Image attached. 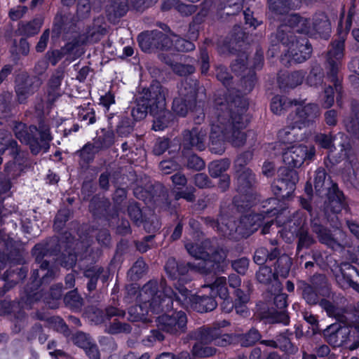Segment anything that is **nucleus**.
Returning <instances> with one entry per match:
<instances>
[{
	"mask_svg": "<svg viewBox=\"0 0 359 359\" xmlns=\"http://www.w3.org/2000/svg\"><path fill=\"white\" fill-rule=\"evenodd\" d=\"M269 9L276 15H283V24L278 28L276 38L280 44H273L269 50V54L274 55L273 49L278 46V49L283 48L286 51L285 56H289L296 62H302L307 60L311 53V46L306 39H296L293 31L311 34L310 20L301 18L297 14L289 13V11L298 8L301 0H268Z\"/></svg>",
	"mask_w": 359,
	"mask_h": 359,
	"instance_id": "f257e3e1",
	"label": "nucleus"
},
{
	"mask_svg": "<svg viewBox=\"0 0 359 359\" xmlns=\"http://www.w3.org/2000/svg\"><path fill=\"white\" fill-rule=\"evenodd\" d=\"M168 147V140H161L156 142L155 146L154 147V153L156 155L162 154Z\"/></svg>",
	"mask_w": 359,
	"mask_h": 359,
	"instance_id": "69168bd1",
	"label": "nucleus"
},
{
	"mask_svg": "<svg viewBox=\"0 0 359 359\" xmlns=\"http://www.w3.org/2000/svg\"><path fill=\"white\" fill-rule=\"evenodd\" d=\"M336 196L330 198V204L327 209H330L334 213H338L340 212L344 206V201L342 200V195L339 191L335 193Z\"/></svg>",
	"mask_w": 359,
	"mask_h": 359,
	"instance_id": "72a5a7b5",
	"label": "nucleus"
},
{
	"mask_svg": "<svg viewBox=\"0 0 359 359\" xmlns=\"http://www.w3.org/2000/svg\"><path fill=\"white\" fill-rule=\"evenodd\" d=\"M216 352L215 348L205 346L204 344H196L192 349V353L196 357H210Z\"/></svg>",
	"mask_w": 359,
	"mask_h": 359,
	"instance_id": "7c9ffc66",
	"label": "nucleus"
},
{
	"mask_svg": "<svg viewBox=\"0 0 359 359\" xmlns=\"http://www.w3.org/2000/svg\"><path fill=\"white\" fill-rule=\"evenodd\" d=\"M42 25L41 19H35L32 22L22 26V32L28 36L34 35L39 31Z\"/></svg>",
	"mask_w": 359,
	"mask_h": 359,
	"instance_id": "f704fd0d",
	"label": "nucleus"
},
{
	"mask_svg": "<svg viewBox=\"0 0 359 359\" xmlns=\"http://www.w3.org/2000/svg\"><path fill=\"white\" fill-rule=\"evenodd\" d=\"M188 167L196 170H201L205 167L204 161L196 155H191L189 158Z\"/></svg>",
	"mask_w": 359,
	"mask_h": 359,
	"instance_id": "864d4df0",
	"label": "nucleus"
},
{
	"mask_svg": "<svg viewBox=\"0 0 359 359\" xmlns=\"http://www.w3.org/2000/svg\"><path fill=\"white\" fill-rule=\"evenodd\" d=\"M264 217L262 214L245 215L238 225L231 219L224 224V219L221 218L218 222H213L212 226L217 227V231L222 232L224 235L231 236L233 232H236L243 237H248L257 229Z\"/></svg>",
	"mask_w": 359,
	"mask_h": 359,
	"instance_id": "423d86ee",
	"label": "nucleus"
},
{
	"mask_svg": "<svg viewBox=\"0 0 359 359\" xmlns=\"http://www.w3.org/2000/svg\"><path fill=\"white\" fill-rule=\"evenodd\" d=\"M248 265L249 260L244 257L235 260L232 263V267L233 269L241 274H244L246 272Z\"/></svg>",
	"mask_w": 359,
	"mask_h": 359,
	"instance_id": "de8ad7c7",
	"label": "nucleus"
},
{
	"mask_svg": "<svg viewBox=\"0 0 359 359\" xmlns=\"http://www.w3.org/2000/svg\"><path fill=\"white\" fill-rule=\"evenodd\" d=\"M299 236V243L297 249L300 250L303 248L309 247L313 242V239L309 236L307 231L304 229L301 228L298 233Z\"/></svg>",
	"mask_w": 359,
	"mask_h": 359,
	"instance_id": "c9c22d12",
	"label": "nucleus"
},
{
	"mask_svg": "<svg viewBox=\"0 0 359 359\" xmlns=\"http://www.w3.org/2000/svg\"><path fill=\"white\" fill-rule=\"evenodd\" d=\"M314 231L318 235L319 239L323 243L326 244L327 245L331 247L332 248H335V247H337L339 245L338 241L339 240V238H334L332 236L329 230L324 229L320 226H318L314 227Z\"/></svg>",
	"mask_w": 359,
	"mask_h": 359,
	"instance_id": "bb28decb",
	"label": "nucleus"
},
{
	"mask_svg": "<svg viewBox=\"0 0 359 359\" xmlns=\"http://www.w3.org/2000/svg\"><path fill=\"white\" fill-rule=\"evenodd\" d=\"M146 264L142 259H138L133 264L128 272V275L133 279L139 278L146 271Z\"/></svg>",
	"mask_w": 359,
	"mask_h": 359,
	"instance_id": "473e14b6",
	"label": "nucleus"
},
{
	"mask_svg": "<svg viewBox=\"0 0 359 359\" xmlns=\"http://www.w3.org/2000/svg\"><path fill=\"white\" fill-rule=\"evenodd\" d=\"M261 336L257 330L252 329L246 334L240 336L242 346H248L254 344L260 339Z\"/></svg>",
	"mask_w": 359,
	"mask_h": 359,
	"instance_id": "2f4dec72",
	"label": "nucleus"
},
{
	"mask_svg": "<svg viewBox=\"0 0 359 359\" xmlns=\"http://www.w3.org/2000/svg\"><path fill=\"white\" fill-rule=\"evenodd\" d=\"M344 140L346 137L344 134L339 133L337 136L333 137L331 135L318 134L316 136V142L321 147L331 151L333 147V142L336 139Z\"/></svg>",
	"mask_w": 359,
	"mask_h": 359,
	"instance_id": "cd10ccee",
	"label": "nucleus"
},
{
	"mask_svg": "<svg viewBox=\"0 0 359 359\" xmlns=\"http://www.w3.org/2000/svg\"><path fill=\"white\" fill-rule=\"evenodd\" d=\"M315 153V147L312 145L294 144L285 150L283 160L289 168H299L304 161H311Z\"/></svg>",
	"mask_w": 359,
	"mask_h": 359,
	"instance_id": "9d476101",
	"label": "nucleus"
},
{
	"mask_svg": "<svg viewBox=\"0 0 359 359\" xmlns=\"http://www.w3.org/2000/svg\"><path fill=\"white\" fill-rule=\"evenodd\" d=\"M165 94L166 90L164 93H160L156 97V107L150 105V114L154 118L153 129L156 131L164 130L168 126L171 116L170 112L165 110Z\"/></svg>",
	"mask_w": 359,
	"mask_h": 359,
	"instance_id": "ddd939ff",
	"label": "nucleus"
},
{
	"mask_svg": "<svg viewBox=\"0 0 359 359\" xmlns=\"http://www.w3.org/2000/svg\"><path fill=\"white\" fill-rule=\"evenodd\" d=\"M334 101V91L331 86L325 87L322 97V104L324 107H330Z\"/></svg>",
	"mask_w": 359,
	"mask_h": 359,
	"instance_id": "79ce46f5",
	"label": "nucleus"
},
{
	"mask_svg": "<svg viewBox=\"0 0 359 359\" xmlns=\"http://www.w3.org/2000/svg\"><path fill=\"white\" fill-rule=\"evenodd\" d=\"M344 267H345V269H347L349 271V272L348 273H344V269L343 268H341V271L342 276L346 279V282L349 286H351V287H353L359 292V284L353 281L350 278V276H352L353 273L358 274V271L354 267L349 264H344Z\"/></svg>",
	"mask_w": 359,
	"mask_h": 359,
	"instance_id": "e433bc0d",
	"label": "nucleus"
},
{
	"mask_svg": "<svg viewBox=\"0 0 359 359\" xmlns=\"http://www.w3.org/2000/svg\"><path fill=\"white\" fill-rule=\"evenodd\" d=\"M90 10L89 0H78L77 15L81 18L88 16Z\"/></svg>",
	"mask_w": 359,
	"mask_h": 359,
	"instance_id": "a18cd8bd",
	"label": "nucleus"
},
{
	"mask_svg": "<svg viewBox=\"0 0 359 359\" xmlns=\"http://www.w3.org/2000/svg\"><path fill=\"white\" fill-rule=\"evenodd\" d=\"M219 334V330L215 327H200L189 334L191 339L196 340L197 344H208L215 341V337Z\"/></svg>",
	"mask_w": 359,
	"mask_h": 359,
	"instance_id": "6ab92c4d",
	"label": "nucleus"
},
{
	"mask_svg": "<svg viewBox=\"0 0 359 359\" xmlns=\"http://www.w3.org/2000/svg\"><path fill=\"white\" fill-rule=\"evenodd\" d=\"M247 123L248 117L243 113L231 115L228 110L219 113L211 124L210 139L212 152L222 154L225 139L235 147L242 146L246 140L247 134L241 130Z\"/></svg>",
	"mask_w": 359,
	"mask_h": 359,
	"instance_id": "20e7f679",
	"label": "nucleus"
},
{
	"mask_svg": "<svg viewBox=\"0 0 359 359\" xmlns=\"http://www.w3.org/2000/svg\"><path fill=\"white\" fill-rule=\"evenodd\" d=\"M160 168L164 174H169L172 171L177 170L179 165L172 160L163 161L160 163Z\"/></svg>",
	"mask_w": 359,
	"mask_h": 359,
	"instance_id": "5fc2aeb1",
	"label": "nucleus"
},
{
	"mask_svg": "<svg viewBox=\"0 0 359 359\" xmlns=\"http://www.w3.org/2000/svg\"><path fill=\"white\" fill-rule=\"evenodd\" d=\"M196 89L187 81L182 83L179 89V97H175L172 103V110L178 116H184L188 112V104L195 101Z\"/></svg>",
	"mask_w": 359,
	"mask_h": 359,
	"instance_id": "4468645a",
	"label": "nucleus"
},
{
	"mask_svg": "<svg viewBox=\"0 0 359 359\" xmlns=\"http://www.w3.org/2000/svg\"><path fill=\"white\" fill-rule=\"evenodd\" d=\"M15 82V91L20 102H23L39 85V81L36 78H31L26 74L18 75Z\"/></svg>",
	"mask_w": 359,
	"mask_h": 359,
	"instance_id": "f3484780",
	"label": "nucleus"
},
{
	"mask_svg": "<svg viewBox=\"0 0 359 359\" xmlns=\"http://www.w3.org/2000/svg\"><path fill=\"white\" fill-rule=\"evenodd\" d=\"M298 175L297 171L290 170L286 171L285 176L277 181L278 184L273 185V189L277 188L278 190L285 189L287 190V194L294 189L295 184L298 182Z\"/></svg>",
	"mask_w": 359,
	"mask_h": 359,
	"instance_id": "b1692460",
	"label": "nucleus"
},
{
	"mask_svg": "<svg viewBox=\"0 0 359 359\" xmlns=\"http://www.w3.org/2000/svg\"><path fill=\"white\" fill-rule=\"evenodd\" d=\"M303 297L306 302L309 304H315L318 302L317 294L310 286H307L304 288Z\"/></svg>",
	"mask_w": 359,
	"mask_h": 359,
	"instance_id": "8fccbe9b",
	"label": "nucleus"
},
{
	"mask_svg": "<svg viewBox=\"0 0 359 359\" xmlns=\"http://www.w3.org/2000/svg\"><path fill=\"white\" fill-rule=\"evenodd\" d=\"M281 291V285H280V290L278 287H275L273 291H271L272 294L275 296L274 303L276 306L279 309H283L287 306V295L283 293H280Z\"/></svg>",
	"mask_w": 359,
	"mask_h": 359,
	"instance_id": "58836bf2",
	"label": "nucleus"
},
{
	"mask_svg": "<svg viewBox=\"0 0 359 359\" xmlns=\"http://www.w3.org/2000/svg\"><path fill=\"white\" fill-rule=\"evenodd\" d=\"M353 325L352 323H333L324 330V336L331 345L340 346L348 339L349 327Z\"/></svg>",
	"mask_w": 359,
	"mask_h": 359,
	"instance_id": "2eb2a0df",
	"label": "nucleus"
},
{
	"mask_svg": "<svg viewBox=\"0 0 359 359\" xmlns=\"http://www.w3.org/2000/svg\"><path fill=\"white\" fill-rule=\"evenodd\" d=\"M102 271V269L97 267L86 271V276L90 278L89 283H88V287L89 290H93L95 288L97 277L99 274Z\"/></svg>",
	"mask_w": 359,
	"mask_h": 359,
	"instance_id": "4c0bfd02",
	"label": "nucleus"
},
{
	"mask_svg": "<svg viewBox=\"0 0 359 359\" xmlns=\"http://www.w3.org/2000/svg\"><path fill=\"white\" fill-rule=\"evenodd\" d=\"M65 48L62 49L60 50H53L51 52H48L47 56L49 62L53 65H55L56 63L62 59V57L65 54Z\"/></svg>",
	"mask_w": 359,
	"mask_h": 359,
	"instance_id": "13d9d810",
	"label": "nucleus"
},
{
	"mask_svg": "<svg viewBox=\"0 0 359 359\" xmlns=\"http://www.w3.org/2000/svg\"><path fill=\"white\" fill-rule=\"evenodd\" d=\"M172 290L166 287L164 282L160 285L156 280L148 282L139 292L138 304L129 309V320L149 321L151 314L170 310L172 308Z\"/></svg>",
	"mask_w": 359,
	"mask_h": 359,
	"instance_id": "f03ea898",
	"label": "nucleus"
},
{
	"mask_svg": "<svg viewBox=\"0 0 359 359\" xmlns=\"http://www.w3.org/2000/svg\"><path fill=\"white\" fill-rule=\"evenodd\" d=\"M165 90V89L158 83L152 84L149 89L143 90L137 99L136 105L131 111L133 118L136 121L144 118L148 112H150V105L156 107V97H158L160 93H164Z\"/></svg>",
	"mask_w": 359,
	"mask_h": 359,
	"instance_id": "1a4fd4ad",
	"label": "nucleus"
},
{
	"mask_svg": "<svg viewBox=\"0 0 359 359\" xmlns=\"http://www.w3.org/2000/svg\"><path fill=\"white\" fill-rule=\"evenodd\" d=\"M129 8L128 0H111L107 7V13L109 20H114L124 15Z\"/></svg>",
	"mask_w": 359,
	"mask_h": 359,
	"instance_id": "5701e85b",
	"label": "nucleus"
},
{
	"mask_svg": "<svg viewBox=\"0 0 359 359\" xmlns=\"http://www.w3.org/2000/svg\"><path fill=\"white\" fill-rule=\"evenodd\" d=\"M130 331V325L125 323H121L119 322L114 323L110 327V332L111 333L128 332Z\"/></svg>",
	"mask_w": 359,
	"mask_h": 359,
	"instance_id": "680f3d73",
	"label": "nucleus"
},
{
	"mask_svg": "<svg viewBox=\"0 0 359 359\" xmlns=\"http://www.w3.org/2000/svg\"><path fill=\"white\" fill-rule=\"evenodd\" d=\"M202 288L203 290H208L214 297L218 296L219 298H226L229 296L226 279L223 276L217 277L212 284L205 285Z\"/></svg>",
	"mask_w": 359,
	"mask_h": 359,
	"instance_id": "aec40b11",
	"label": "nucleus"
},
{
	"mask_svg": "<svg viewBox=\"0 0 359 359\" xmlns=\"http://www.w3.org/2000/svg\"><path fill=\"white\" fill-rule=\"evenodd\" d=\"M62 79L63 72H57L52 76L51 79H50L47 90L48 100L50 101L53 102L57 97L60 96L61 90L60 86L61 85Z\"/></svg>",
	"mask_w": 359,
	"mask_h": 359,
	"instance_id": "393cba45",
	"label": "nucleus"
},
{
	"mask_svg": "<svg viewBox=\"0 0 359 359\" xmlns=\"http://www.w3.org/2000/svg\"><path fill=\"white\" fill-rule=\"evenodd\" d=\"M138 42L141 49L147 53L172 48L178 51H189L195 48L190 41L180 40L178 36L174 34L167 35L160 31L142 33L138 36Z\"/></svg>",
	"mask_w": 359,
	"mask_h": 359,
	"instance_id": "39448f33",
	"label": "nucleus"
},
{
	"mask_svg": "<svg viewBox=\"0 0 359 359\" xmlns=\"http://www.w3.org/2000/svg\"><path fill=\"white\" fill-rule=\"evenodd\" d=\"M322 74L318 69H313L307 77L306 82L311 86H316L321 83Z\"/></svg>",
	"mask_w": 359,
	"mask_h": 359,
	"instance_id": "603ef678",
	"label": "nucleus"
},
{
	"mask_svg": "<svg viewBox=\"0 0 359 359\" xmlns=\"http://www.w3.org/2000/svg\"><path fill=\"white\" fill-rule=\"evenodd\" d=\"M291 266L290 258L287 256H282L277 261L276 273H273L268 266H262L257 273V278L259 282L267 284L273 281V286L278 287L280 290V283L276 280V276L285 278L290 271Z\"/></svg>",
	"mask_w": 359,
	"mask_h": 359,
	"instance_id": "9b49d317",
	"label": "nucleus"
},
{
	"mask_svg": "<svg viewBox=\"0 0 359 359\" xmlns=\"http://www.w3.org/2000/svg\"><path fill=\"white\" fill-rule=\"evenodd\" d=\"M262 343H264L266 345H269V346H271L273 347H280L281 348H283L284 350H288L289 348L291 346V343H290V339L285 335H280L276 341H263Z\"/></svg>",
	"mask_w": 359,
	"mask_h": 359,
	"instance_id": "ea45409f",
	"label": "nucleus"
},
{
	"mask_svg": "<svg viewBox=\"0 0 359 359\" xmlns=\"http://www.w3.org/2000/svg\"><path fill=\"white\" fill-rule=\"evenodd\" d=\"M340 151H341V156L340 158L343 159H346L348 161L351 163H352L354 161L355 157H354V152L352 150L350 144L348 143H342L340 144Z\"/></svg>",
	"mask_w": 359,
	"mask_h": 359,
	"instance_id": "37998d69",
	"label": "nucleus"
},
{
	"mask_svg": "<svg viewBox=\"0 0 359 359\" xmlns=\"http://www.w3.org/2000/svg\"><path fill=\"white\" fill-rule=\"evenodd\" d=\"M133 122L130 119H122L118 126V133L121 135H127L133 130Z\"/></svg>",
	"mask_w": 359,
	"mask_h": 359,
	"instance_id": "09e8293b",
	"label": "nucleus"
},
{
	"mask_svg": "<svg viewBox=\"0 0 359 359\" xmlns=\"http://www.w3.org/2000/svg\"><path fill=\"white\" fill-rule=\"evenodd\" d=\"M230 163L226 159L212 161L210 163L208 168L210 175L213 177L221 176L229 167Z\"/></svg>",
	"mask_w": 359,
	"mask_h": 359,
	"instance_id": "c85d7f7f",
	"label": "nucleus"
},
{
	"mask_svg": "<svg viewBox=\"0 0 359 359\" xmlns=\"http://www.w3.org/2000/svg\"><path fill=\"white\" fill-rule=\"evenodd\" d=\"M157 0H130V5L136 10L147 8L156 2Z\"/></svg>",
	"mask_w": 359,
	"mask_h": 359,
	"instance_id": "6e6d98bb",
	"label": "nucleus"
},
{
	"mask_svg": "<svg viewBox=\"0 0 359 359\" xmlns=\"http://www.w3.org/2000/svg\"><path fill=\"white\" fill-rule=\"evenodd\" d=\"M356 119L346 120L345 125L349 132H355L359 129V111L356 114Z\"/></svg>",
	"mask_w": 359,
	"mask_h": 359,
	"instance_id": "774afa93",
	"label": "nucleus"
},
{
	"mask_svg": "<svg viewBox=\"0 0 359 359\" xmlns=\"http://www.w3.org/2000/svg\"><path fill=\"white\" fill-rule=\"evenodd\" d=\"M159 326L165 332L180 334L187 328V318L184 311H175L163 314L158 318Z\"/></svg>",
	"mask_w": 359,
	"mask_h": 359,
	"instance_id": "f8f14e48",
	"label": "nucleus"
},
{
	"mask_svg": "<svg viewBox=\"0 0 359 359\" xmlns=\"http://www.w3.org/2000/svg\"><path fill=\"white\" fill-rule=\"evenodd\" d=\"M289 107H294L287 118L288 126L278 132V137L283 143H291L297 140L298 130L309 127L319 116L318 107L314 104H304V101L292 102L286 97L276 96L271 103V111L280 114Z\"/></svg>",
	"mask_w": 359,
	"mask_h": 359,
	"instance_id": "7ed1b4c3",
	"label": "nucleus"
},
{
	"mask_svg": "<svg viewBox=\"0 0 359 359\" xmlns=\"http://www.w3.org/2000/svg\"><path fill=\"white\" fill-rule=\"evenodd\" d=\"M326 172L323 169L318 168L316 171L314 177V188L316 194L323 196L327 194V189H330V183L325 182Z\"/></svg>",
	"mask_w": 359,
	"mask_h": 359,
	"instance_id": "a878e982",
	"label": "nucleus"
},
{
	"mask_svg": "<svg viewBox=\"0 0 359 359\" xmlns=\"http://www.w3.org/2000/svg\"><path fill=\"white\" fill-rule=\"evenodd\" d=\"M80 297L77 295V294L74 292H71L68 293L65 297V302L73 306H77L81 304Z\"/></svg>",
	"mask_w": 359,
	"mask_h": 359,
	"instance_id": "e2e57ef3",
	"label": "nucleus"
},
{
	"mask_svg": "<svg viewBox=\"0 0 359 359\" xmlns=\"http://www.w3.org/2000/svg\"><path fill=\"white\" fill-rule=\"evenodd\" d=\"M254 182V176L249 169L245 168L238 177V183L240 184L238 189L240 191L245 187H250Z\"/></svg>",
	"mask_w": 359,
	"mask_h": 359,
	"instance_id": "c756f323",
	"label": "nucleus"
},
{
	"mask_svg": "<svg viewBox=\"0 0 359 359\" xmlns=\"http://www.w3.org/2000/svg\"><path fill=\"white\" fill-rule=\"evenodd\" d=\"M27 11V8L25 6H18L11 10L9 15L13 20H16L23 16Z\"/></svg>",
	"mask_w": 359,
	"mask_h": 359,
	"instance_id": "338daca9",
	"label": "nucleus"
},
{
	"mask_svg": "<svg viewBox=\"0 0 359 359\" xmlns=\"http://www.w3.org/2000/svg\"><path fill=\"white\" fill-rule=\"evenodd\" d=\"M303 316L304 319L312 326L313 333H317L319 330V328L316 317L308 312H304Z\"/></svg>",
	"mask_w": 359,
	"mask_h": 359,
	"instance_id": "052dcab7",
	"label": "nucleus"
},
{
	"mask_svg": "<svg viewBox=\"0 0 359 359\" xmlns=\"http://www.w3.org/2000/svg\"><path fill=\"white\" fill-rule=\"evenodd\" d=\"M304 79V74L301 72H297L291 74L289 76V86L291 88H294L302 83Z\"/></svg>",
	"mask_w": 359,
	"mask_h": 359,
	"instance_id": "bf43d9fd",
	"label": "nucleus"
},
{
	"mask_svg": "<svg viewBox=\"0 0 359 359\" xmlns=\"http://www.w3.org/2000/svg\"><path fill=\"white\" fill-rule=\"evenodd\" d=\"M177 290L179 294L173 292L172 303L175 302L182 307H190L198 312L203 313L214 310L217 305L212 294L210 297L205 296L203 293L194 295L184 287H178Z\"/></svg>",
	"mask_w": 359,
	"mask_h": 359,
	"instance_id": "0eeeda50",
	"label": "nucleus"
},
{
	"mask_svg": "<svg viewBox=\"0 0 359 359\" xmlns=\"http://www.w3.org/2000/svg\"><path fill=\"white\" fill-rule=\"evenodd\" d=\"M74 341L78 346L84 350L92 343L90 339L83 332L76 333L74 337Z\"/></svg>",
	"mask_w": 359,
	"mask_h": 359,
	"instance_id": "c03bdc74",
	"label": "nucleus"
},
{
	"mask_svg": "<svg viewBox=\"0 0 359 359\" xmlns=\"http://www.w3.org/2000/svg\"><path fill=\"white\" fill-rule=\"evenodd\" d=\"M236 340V337L230 334H223L220 336V334L215 337V344L219 346H226L229 344L234 343Z\"/></svg>",
	"mask_w": 359,
	"mask_h": 359,
	"instance_id": "49530a36",
	"label": "nucleus"
},
{
	"mask_svg": "<svg viewBox=\"0 0 359 359\" xmlns=\"http://www.w3.org/2000/svg\"><path fill=\"white\" fill-rule=\"evenodd\" d=\"M196 264L194 265L185 266L183 264H179L175 259H169L165 264V269L167 274L173 280L177 279V283L175 285V291H174L170 287H168L165 280H162V282L165 283V287L168 288H170L172 292L179 294L177 287H184L181 285V282H187L188 280L184 277L185 274L188 272L189 268L196 267Z\"/></svg>",
	"mask_w": 359,
	"mask_h": 359,
	"instance_id": "dca6fc26",
	"label": "nucleus"
},
{
	"mask_svg": "<svg viewBox=\"0 0 359 359\" xmlns=\"http://www.w3.org/2000/svg\"><path fill=\"white\" fill-rule=\"evenodd\" d=\"M49 31L46 30L41 35L39 41L38 42L36 49L38 52H42L45 50L47 46V42L49 39Z\"/></svg>",
	"mask_w": 359,
	"mask_h": 359,
	"instance_id": "0e129e2a",
	"label": "nucleus"
},
{
	"mask_svg": "<svg viewBox=\"0 0 359 359\" xmlns=\"http://www.w3.org/2000/svg\"><path fill=\"white\" fill-rule=\"evenodd\" d=\"M102 20H97L92 28H90L86 36H80L75 44L84 43L87 42H95L100 39V37L106 32V29L101 25Z\"/></svg>",
	"mask_w": 359,
	"mask_h": 359,
	"instance_id": "4be33fe9",
	"label": "nucleus"
},
{
	"mask_svg": "<svg viewBox=\"0 0 359 359\" xmlns=\"http://www.w3.org/2000/svg\"><path fill=\"white\" fill-rule=\"evenodd\" d=\"M165 62L172 67L176 74L180 76H185L194 72V67L190 65H184L180 63L172 64L169 61H165Z\"/></svg>",
	"mask_w": 359,
	"mask_h": 359,
	"instance_id": "a19ab883",
	"label": "nucleus"
},
{
	"mask_svg": "<svg viewBox=\"0 0 359 359\" xmlns=\"http://www.w3.org/2000/svg\"><path fill=\"white\" fill-rule=\"evenodd\" d=\"M184 139L185 142L198 150H203L205 148V133L198 128H194L191 131L186 132Z\"/></svg>",
	"mask_w": 359,
	"mask_h": 359,
	"instance_id": "412c9836",
	"label": "nucleus"
},
{
	"mask_svg": "<svg viewBox=\"0 0 359 359\" xmlns=\"http://www.w3.org/2000/svg\"><path fill=\"white\" fill-rule=\"evenodd\" d=\"M153 238V236H149L146 237L143 241L137 243L136 246L137 250L141 252H147L154 245L152 242Z\"/></svg>",
	"mask_w": 359,
	"mask_h": 359,
	"instance_id": "4d7b16f0",
	"label": "nucleus"
},
{
	"mask_svg": "<svg viewBox=\"0 0 359 359\" xmlns=\"http://www.w3.org/2000/svg\"><path fill=\"white\" fill-rule=\"evenodd\" d=\"M208 245L209 241H205L201 245L197 243H187L185 245L188 252L197 260H200L196 266V269L203 273L209 272L214 267V264L223 263L226 257V252L222 249L216 251L210 257L207 250Z\"/></svg>",
	"mask_w": 359,
	"mask_h": 359,
	"instance_id": "6e6552de",
	"label": "nucleus"
},
{
	"mask_svg": "<svg viewBox=\"0 0 359 359\" xmlns=\"http://www.w3.org/2000/svg\"><path fill=\"white\" fill-rule=\"evenodd\" d=\"M344 41L340 39L332 45L327 54V62L330 67L331 81L335 86L337 90L338 86L335 75L337 72L339 64L344 57Z\"/></svg>",
	"mask_w": 359,
	"mask_h": 359,
	"instance_id": "a211bd4d",
	"label": "nucleus"
},
{
	"mask_svg": "<svg viewBox=\"0 0 359 359\" xmlns=\"http://www.w3.org/2000/svg\"><path fill=\"white\" fill-rule=\"evenodd\" d=\"M164 339L163 335L158 330H152L150 334L147 336L146 339L143 340L145 346H150L157 341H161Z\"/></svg>",
	"mask_w": 359,
	"mask_h": 359,
	"instance_id": "3c124183",
	"label": "nucleus"
}]
</instances>
